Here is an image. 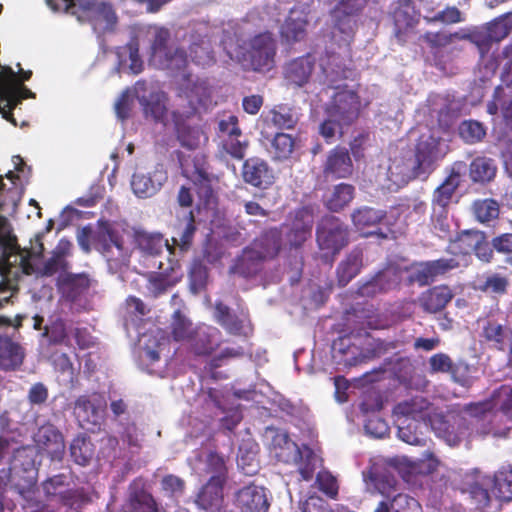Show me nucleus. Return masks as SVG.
I'll return each mask as SVG.
<instances>
[{
	"label": "nucleus",
	"mask_w": 512,
	"mask_h": 512,
	"mask_svg": "<svg viewBox=\"0 0 512 512\" xmlns=\"http://www.w3.org/2000/svg\"><path fill=\"white\" fill-rule=\"evenodd\" d=\"M169 38L168 30L158 26H142L136 34V43L120 47L116 51L118 70L124 73L138 74L142 71L138 50L141 43H149L151 62L160 69L182 71L187 66V58L181 49H167L165 44Z\"/></svg>",
	"instance_id": "1"
},
{
	"label": "nucleus",
	"mask_w": 512,
	"mask_h": 512,
	"mask_svg": "<svg viewBox=\"0 0 512 512\" xmlns=\"http://www.w3.org/2000/svg\"><path fill=\"white\" fill-rule=\"evenodd\" d=\"M320 66L328 83L325 94L331 98L326 105L327 114L335 120L351 123L358 117L360 109L368 105V101L361 99L354 85L338 83L342 76L346 77L338 56H327L321 60Z\"/></svg>",
	"instance_id": "2"
},
{
	"label": "nucleus",
	"mask_w": 512,
	"mask_h": 512,
	"mask_svg": "<svg viewBox=\"0 0 512 512\" xmlns=\"http://www.w3.org/2000/svg\"><path fill=\"white\" fill-rule=\"evenodd\" d=\"M447 145L433 135H422L416 152H406L395 158L389 166V179L396 188L409 181L426 176L433 169V164L447 153Z\"/></svg>",
	"instance_id": "3"
},
{
	"label": "nucleus",
	"mask_w": 512,
	"mask_h": 512,
	"mask_svg": "<svg viewBox=\"0 0 512 512\" xmlns=\"http://www.w3.org/2000/svg\"><path fill=\"white\" fill-rule=\"evenodd\" d=\"M394 415L395 419L403 417L412 422H420L421 420L425 427H427L426 421L428 420L436 435L443 438L449 446H455L460 441L459 435L450 429V418L452 416L445 417L440 413L433 412V408L422 396H415L410 400L399 403L394 408Z\"/></svg>",
	"instance_id": "4"
},
{
	"label": "nucleus",
	"mask_w": 512,
	"mask_h": 512,
	"mask_svg": "<svg viewBox=\"0 0 512 512\" xmlns=\"http://www.w3.org/2000/svg\"><path fill=\"white\" fill-rule=\"evenodd\" d=\"M271 435V445L275 450L276 457L283 462L295 464L303 480L309 481L313 478L314 472L320 464V458L316 452L302 444L300 447L291 441L283 431L268 430Z\"/></svg>",
	"instance_id": "5"
},
{
	"label": "nucleus",
	"mask_w": 512,
	"mask_h": 512,
	"mask_svg": "<svg viewBox=\"0 0 512 512\" xmlns=\"http://www.w3.org/2000/svg\"><path fill=\"white\" fill-rule=\"evenodd\" d=\"M194 218L192 212L185 215V223L182 233L179 237H173V245L164 239L160 234H149L146 232L136 231L134 233L135 243L138 248L145 254L150 256H158L165 252L168 255L170 264L174 261L171 256H177L187 250L194 234Z\"/></svg>",
	"instance_id": "6"
},
{
	"label": "nucleus",
	"mask_w": 512,
	"mask_h": 512,
	"mask_svg": "<svg viewBox=\"0 0 512 512\" xmlns=\"http://www.w3.org/2000/svg\"><path fill=\"white\" fill-rule=\"evenodd\" d=\"M231 58L237 59L253 70H269L274 63L276 43L270 33L255 36L244 51L228 52Z\"/></svg>",
	"instance_id": "7"
},
{
	"label": "nucleus",
	"mask_w": 512,
	"mask_h": 512,
	"mask_svg": "<svg viewBox=\"0 0 512 512\" xmlns=\"http://www.w3.org/2000/svg\"><path fill=\"white\" fill-rule=\"evenodd\" d=\"M280 247V234L277 230L267 232L262 238L256 240L252 247L243 252L237 266V270L245 275L250 276L257 271L258 262L274 257Z\"/></svg>",
	"instance_id": "8"
},
{
	"label": "nucleus",
	"mask_w": 512,
	"mask_h": 512,
	"mask_svg": "<svg viewBox=\"0 0 512 512\" xmlns=\"http://www.w3.org/2000/svg\"><path fill=\"white\" fill-rule=\"evenodd\" d=\"M177 95L187 101L189 114L211 104L212 87L206 79L181 72L178 75Z\"/></svg>",
	"instance_id": "9"
},
{
	"label": "nucleus",
	"mask_w": 512,
	"mask_h": 512,
	"mask_svg": "<svg viewBox=\"0 0 512 512\" xmlns=\"http://www.w3.org/2000/svg\"><path fill=\"white\" fill-rule=\"evenodd\" d=\"M512 33V11L502 14L479 30L470 33V41L477 45L481 54L489 50L492 43L504 40Z\"/></svg>",
	"instance_id": "10"
},
{
	"label": "nucleus",
	"mask_w": 512,
	"mask_h": 512,
	"mask_svg": "<svg viewBox=\"0 0 512 512\" xmlns=\"http://www.w3.org/2000/svg\"><path fill=\"white\" fill-rule=\"evenodd\" d=\"M20 103L18 83L14 71L9 67L0 65V114L4 119L16 125L11 110Z\"/></svg>",
	"instance_id": "11"
},
{
	"label": "nucleus",
	"mask_w": 512,
	"mask_h": 512,
	"mask_svg": "<svg viewBox=\"0 0 512 512\" xmlns=\"http://www.w3.org/2000/svg\"><path fill=\"white\" fill-rule=\"evenodd\" d=\"M317 242L326 255L335 254L346 244L347 232L338 219L326 218L317 230Z\"/></svg>",
	"instance_id": "12"
},
{
	"label": "nucleus",
	"mask_w": 512,
	"mask_h": 512,
	"mask_svg": "<svg viewBox=\"0 0 512 512\" xmlns=\"http://www.w3.org/2000/svg\"><path fill=\"white\" fill-rule=\"evenodd\" d=\"M367 2L368 0H338L332 11V18L335 29L344 35V41H347L354 33L355 16L364 8Z\"/></svg>",
	"instance_id": "13"
},
{
	"label": "nucleus",
	"mask_w": 512,
	"mask_h": 512,
	"mask_svg": "<svg viewBox=\"0 0 512 512\" xmlns=\"http://www.w3.org/2000/svg\"><path fill=\"white\" fill-rule=\"evenodd\" d=\"M225 481L210 477L198 493L195 504L203 512H222L225 508L223 487Z\"/></svg>",
	"instance_id": "14"
},
{
	"label": "nucleus",
	"mask_w": 512,
	"mask_h": 512,
	"mask_svg": "<svg viewBox=\"0 0 512 512\" xmlns=\"http://www.w3.org/2000/svg\"><path fill=\"white\" fill-rule=\"evenodd\" d=\"M167 180V174L162 167H156L151 172H136L131 181L134 194L139 198H149L155 195Z\"/></svg>",
	"instance_id": "15"
},
{
	"label": "nucleus",
	"mask_w": 512,
	"mask_h": 512,
	"mask_svg": "<svg viewBox=\"0 0 512 512\" xmlns=\"http://www.w3.org/2000/svg\"><path fill=\"white\" fill-rule=\"evenodd\" d=\"M38 450L47 454L52 460H60L64 454L65 445L62 435L53 425L41 426L34 436Z\"/></svg>",
	"instance_id": "16"
},
{
	"label": "nucleus",
	"mask_w": 512,
	"mask_h": 512,
	"mask_svg": "<svg viewBox=\"0 0 512 512\" xmlns=\"http://www.w3.org/2000/svg\"><path fill=\"white\" fill-rule=\"evenodd\" d=\"M106 401L100 394L81 396L77 399L74 413L81 424H98L103 417Z\"/></svg>",
	"instance_id": "17"
},
{
	"label": "nucleus",
	"mask_w": 512,
	"mask_h": 512,
	"mask_svg": "<svg viewBox=\"0 0 512 512\" xmlns=\"http://www.w3.org/2000/svg\"><path fill=\"white\" fill-rule=\"evenodd\" d=\"M392 17L395 25V35L404 41V35L412 30L419 22V14L411 0H398L392 8Z\"/></svg>",
	"instance_id": "18"
},
{
	"label": "nucleus",
	"mask_w": 512,
	"mask_h": 512,
	"mask_svg": "<svg viewBox=\"0 0 512 512\" xmlns=\"http://www.w3.org/2000/svg\"><path fill=\"white\" fill-rule=\"evenodd\" d=\"M142 90L144 91V84H138L135 92L145 115L152 117L156 121L163 122L164 125H168L165 93L159 90H153L146 96L141 93Z\"/></svg>",
	"instance_id": "19"
},
{
	"label": "nucleus",
	"mask_w": 512,
	"mask_h": 512,
	"mask_svg": "<svg viewBox=\"0 0 512 512\" xmlns=\"http://www.w3.org/2000/svg\"><path fill=\"white\" fill-rule=\"evenodd\" d=\"M483 236L476 231L464 232L456 241L450 245L453 253H462L464 255L475 251L479 259L488 262L492 257V251L486 243H482Z\"/></svg>",
	"instance_id": "20"
},
{
	"label": "nucleus",
	"mask_w": 512,
	"mask_h": 512,
	"mask_svg": "<svg viewBox=\"0 0 512 512\" xmlns=\"http://www.w3.org/2000/svg\"><path fill=\"white\" fill-rule=\"evenodd\" d=\"M130 237L129 233L118 235L114 230H108L104 235L103 254L110 263V266L118 267L125 264L130 254L124 237Z\"/></svg>",
	"instance_id": "21"
},
{
	"label": "nucleus",
	"mask_w": 512,
	"mask_h": 512,
	"mask_svg": "<svg viewBox=\"0 0 512 512\" xmlns=\"http://www.w3.org/2000/svg\"><path fill=\"white\" fill-rule=\"evenodd\" d=\"M236 505L242 512H267L269 502L264 488L251 485L237 492Z\"/></svg>",
	"instance_id": "22"
},
{
	"label": "nucleus",
	"mask_w": 512,
	"mask_h": 512,
	"mask_svg": "<svg viewBox=\"0 0 512 512\" xmlns=\"http://www.w3.org/2000/svg\"><path fill=\"white\" fill-rule=\"evenodd\" d=\"M366 490L372 494L378 493L385 498L394 497L398 491V481L390 471L364 473Z\"/></svg>",
	"instance_id": "23"
},
{
	"label": "nucleus",
	"mask_w": 512,
	"mask_h": 512,
	"mask_svg": "<svg viewBox=\"0 0 512 512\" xmlns=\"http://www.w3.org/2000/svg\"><path fill=\"white\" fill-rule=\"evenodd\" d=\"M243 178L255 187H267L274 179L267 163L259 158H251L244 163Z\"/></svg>",
	"instance_id": "24"
},
{
	"label": "nucleus",
	"mask_w": 512,
	"mask_h": 512,
	"mask_svg": "<svg viewBox=\"0 0 512 512\" xmlns=\"http://www.w3.org/2000/svg\"><path fill=\"white\" fill-rule=\"evenodd\" d=\"M307 22V14L303 10L292 9L281 26L282 38L288 43L302 40L306 33Z\"/></svg>",
	"instance_id": "25"
},
{
	"label": "nucleus",
	"mask_w": 512,
	"mask_h": 512,
	"mask_svg": "<svg viewBox=\"0 0 512 512\" xmlns=\"http://www.w3.org/2000/svg\"><path fill=\"white\" fill-rule=\"evenodd\" d=\"M166 341L162 331L156 329L148 334H142L139 338V358L141 362L152 364L159 360V349Z\"/></svg>",
	"instance_id": "26"
},
{
	"label": "nucleus",
	"mask_w": 512,
	"mask_h": 512,
	"mask_svg": "<svg viewBox=\"0 0 512 512\" xmlns=\"http://www.w3.org/2000/svg\"><path fill=\"white\" fill-rule=\"evenodd\" d=\"M192 467L199 474H210V477H217L220 481H226L224 459L216 453L205 452L192 464Z\"/></svg>",
	"instance_id": "27"
},
{
	"label": "nucleus",
	"mask_w": 512,
	"mask_h": 512,
	"mask_svg": "<svg viewBox=\"0 0 512 512\" xmlns=\"http://www.w3.org/2000/svg\"><path fill=\"white\" fill-rule=\"evenodd\" d=\"M53 11H65L76 15L78 21H86L92 10L97 6L94 0H46Z\"/></svg>",
	"instance_id": "28"
},
{
	"label": "nucleus",
	"mask_w": 512,
	"mask_h": 512,
	"mask_svg": "<svg viewBox=\"0 0 512 512\" xmlns=\"http://www.w3.org/2000/svg\"><path fill=\"white\" fill-rule=\"evenodd\" d=\"M352 169V161L348 151L344 148H336L330 152L324 171L326 174L345 178L352 173Z\"/></svg>",
	"instance_id": "29"
},
{
	"label": "nucleus",
	"mask_w": 512,
	"mask_h": 512,
	"mask_svg": "<svg viewBox=\"0 0 512 512\" xmlns=\"http://www.w3.org/2000/svg\"><path fill=\"white\" fill-rule=\"evenodd\" d=\"M400 277L394 269H386L379 273L373 280L367 282L359 289V294L363 297H372L376 293L388 290L397 285Z\"/></svg>",
	"instance_id": "30"
},
{
	"label": "nucleus",
	"mask_w": 512,
	"mask_h": 512,
	"mask_svg": "<svg viewBox=\"0 0 512 512\" xmlns=\"http://www.w3.org/2000/svg\"><path fill=\"white\" fill-rule=\"evenodd\" d=\"M24 359L22 348L9 338H0V368L14 370Z\"/></svg>",
	"instance_id": "31"
},
{
	"label": "nucleus",
	"mask_w": 512,
	"mask_h": 512,
	"mask_svg": "<svg viewBox=\"0 0 512 512\" xmlns=\"http://www.w3.org/2000/svg\"><path fill=\"white\" fill-rule=\"evenodd\" d=\"M464 167L463 163H456L454 165L448 178L435 190L433 199L434 203L442 208L449 203L455 189L460 183V175Z\"/></svg>",
	"instance_id": "32"
},
{
	"label": "nucleus",
	"mask_w": 512,
	"mask_h": 512,
	"mask_svg": "<svg viewBox=\"0 0 512 512\" xmlns=\"http://www.w3.org/2000/svg\"><path fill=\"white\" fill-rule=\"evenodd\" d=\"M86 21H89L92 24L95 31L105 32L114 27L117 17L109 5L102 3L97 4V6L92 10L90 16L86 17Z\"/></svg>",
	"instance_id": "33"
},
{
	"label": "nucleus",
	"mask_w": 512,
	"mask_h": 512,
	"mask_svg": "<svg viewBox=\"0 0 512 512\" xmlns=\"http://www.w3.org/2000/svg\"><path fill=\"white\" fill-rule=\"evenodd\" d=\"M220 333L214 327H201L196 333L193 350L198 355H206L214 351L220 343Z\"/></svg>",
	"instance_id": "34"
},
{
	"label": "nucleus",
	"mask_w": 512,
	"mask_h": 512,
	"mask_svg": "<svg viewBox=\"0 0 512 512\" xmlns=\"http://www.w3.org/2000/svg\"><path fill=\"white\" fill-rule=\"evenodd\" d=\"M68 268L69 265L65 270L57 272L59 274V286L67 297L74 299L88 287V279L82 274L68 273Z\"/></svg>",
	"instance_id": "35"
},
{
	"label": "nucleus",
	"mask_w": 512,
	"mask_h": 512,
	"mask_svg": "<svg viewBox=\"0 0 512 512\" xmlns=\"http://www.w3.org/2000/svg\"><path fill=\"white\" fill-rule=\"evenodd\" d=\"M452 297V292L448 287L438 286L424 293L421 297V302L425 310L437 312L444 308Z\"/></svg>",
	"instance_id": "36"
},
{
	"label": "nucleus",
	"mask_w": 512,
	"mask_h": 512,
	"mask_svg": "<svg viewBox=\"0 0 512 512\" xmlns=\"http://www.w3.org/2000/svg\"><path fill=\"white\" fill-rule=\"evenodd\" d=\"M312 65L313 62L310 57L299 58L292 61L286 67L285 75L287 80L296 86H303L311 74Z\"/></svg>",
	"instance_id": "37"
},
{
	"label": "nucleus",
	"mask_w": 512,
	"mask_h": 512,
	"mask_svg": "<svg viewBox=\"0 0 512 512\" xmlns=\"http://www.w3.org/2000/svg\"><path fill=\"white\" fill-rule=\"evenodd\" d=\"M493 488L491 494L503 501L512 500V469L499 470L492 480Z\"/></svg>",
	"instance_id": "38"
},
{
	"label": "nucleus",
	"mask_w": 512,
	"mask_h": 512,
	"mask_svg": "<svg viewBox=\"0 0 512 512\" xmlns=\"http://www.w3.org/2000/svg\"><path fill=\"white\" fill-rule=\"evenodd\" d=\"M362 266V253L355 250L341 262L338 267V280L340 285L345 286L353 277H355Z\"/></svg>",
	"instance_id": "39"
},
{
	"label": "nucleus",
	"mask_w": 512,
	"mask_h": 512,
	"mask_svg": "<svg viewBox=\"0 0 512 512\" xmlns=\"http://www.w3.org/2000/svg\"><path fill=\"white\" fill-rule=\"evenodd\" d=\"M375 512H422V509L414 498L397 493L392 499L390 510L387 504L382 501Z\"/></svg>",
	"instance_id": "40"
},
{
	"label": "nucleus",
	"mask_w": 512,
	"mask_h": 512,
	"mask_svg": "<svg viewBox=\"0 0 512 512\" xmlns=\"http://www.w3.org/2000/svg\"><path fill=\"white\" fill-rule=\"evenodd\" d=\"M496 175V166L493 160L478 157L470 165V177L474 182H488Z\"/></svg>",
	"instance_id": "41"
},
{
	"label": "nucleus",
	"mask_w": 512,
	"mask_h": 512,
	"mask_svg": "<svg viewBox=\"0 0 512 512\" xmlns=\"http://www.w3.org/2000/svg\"><path fill=\"white\" fill-rule=\"evenodd\" d=\"M395 423L398 428V437L410 445H424L425 439L420 436L418 428L420 422L408 421V418H397Z\"/></svg>",
	"instance_id": "42"
},
{
	"label": "nucleus",
	"mask_w": 512,
	"mask_h": 512,
	"mask_svg": "<svg viewBox=\"0 0 512 512\" xmlns=\"http://www.w3.org/2000/svg\"><path fill=\"white\" fill-rule=\"evenodd\" d=\"M215 317L230 333L247 334L249 326L245 324L243 319H238L230 315L229 309L225 305L221 303L216 305Z\"/></svg>",
	"instance_id": "43"
},
{
	"label": "nucleus",
	"mask_w": 512,
	"mask_h": 512,
	"mask_svg": "<svg viewBox=\"0 0 512 512\" xmlns=\"http://www.w3.org/2000/svg\"><path fill=\"white\" fill-rule=\"evenodd\" d=\"M354 196V188L349 184H339L335 186L334 190L327 196V207L332 211H338L345 207Z\"/></svg>",
	"instance_id": "44"
},
{
	"label": "nucleus",
	"mask_w": 512,
	"mask_h": 512,
	"mask_svg": "<svg viewBox=\"0 0 512 512\" xmlns=\"http://www.w3.org/2000/svg\"><path fill=\"white\" fill-rule=\"evenodd\" d=\"M70 454L77 464L84 466L93 457V445L85 437L78 436L73 440L70 446Z\"/></svg>",
	"instance_id": "45"
},
{
	"label": "nucleus",
	"mask_w": 512,
	"mask_h": 512,
	"mask_svg": "<svg viewBox=\"0 0 512 512\" xmlns=\"http://www.w3.org/2000/svg\"><path fill=\"white\" fill-rule=\"evenodd\" d=\"M174 265V263L171 264L173 275L166 276L161 274L155 277H151L149 280H147L146 287L151 295L156 297L174 286L179 281L180 275L176 274Z\"/></svg>",
	"instance_id": "46"
},
{
	"label": "nucleus",
	"mask_w": 512,
	"mask_h": 512,
	"mask_svg": "<svg viewBox=\"0 0 512 512\" xmlns=\"http://www.w3.org/2000/svg\"><path fill=\"white\" fill-rule=\"evenodd\" d=\"M384 217L383 211L373 208H362L352 215L353 223L359 230L377 225Z\"/></svg>",
	"instance_id": "47"
},
{
	"label": "nucleus",
	"mask_w": 512,
	"mask_h": 512,
	"mask_svg": "<svg viewBox=\"0 0 512 512\" xmlns=\"http://www.w3.org/2000/svg\"><path fill=\"white\" fill-rule=\"evenodd\" d=\"M460 265V262L455 259H439L432 262H427L420 265V274L427 280L438 274L444 273Z\"/></svg>",
	"instance_id": "48"
},
{
	"label": "nucleus",
	"mask_w": 512,
	"mask_h": 512,
	"mask_svg": "<svg viewBox=\"0 0 512 512\" xmlns=\"http://www.w3.org/2000/svg\"><path fill=\"white\" fill-rule=\"evenodd\" d=\"M299 215L300 221L297 220L293 225L294 237L292 235L289 236L291 244L295 246L300 245L306 240L313 225L312 216L308 211H302Z\"/></svg>",
	"instance_id": "49"
},
{
	"label": "nucleus",
	"mask_w": 512,
	"mask_h": 512,
	"mask_svg": "<svg viewBox=\"0 0 512 512\" xmlns=\"http://www.w3.org/2000/svg\"><path fill=\"white\" fill-rule=\"evenodd\" d=\"M294 140L285 133H278L272 143L270 152L276 159H287L293 152Z\"/></svg>",
	"instance_id": "50"
},
{
	"label": "nucleus",
	"mask_w": 512,
	"mask_h": 512,
	"mask_svg": "<svg viewBox=\"0 0 512 512\" xmlns=\"http://www.w3.org/2000/svg\"><path fill=\"white\" fill-rule=\"evenodd\" d=\"M428 24L441 23L444 25L456 24L464 21L461 11L455 6H448L444 10L435 13L432 16H424Z\"/></svg>",
	"instance_id": "51"
},
{
	"label": "nucleus",
	"mask_w": 512,
	"mask_h": 512,
	"mask_svg": "<svg viewBox=\"0 0 512 512\" xmlns=\"http://www.w3.org/2000/svg\"><path fill=\"white\" fill-rule=\"evenodd\" d=\"M175 127L178 129V137L181 144L189 149L200 146L206 140L204 133L199 128H179L178 121H175Z\"/></svg>",
	"instance_id": "52"
},
{
	"label": "nucleus",
	"mask_w": 512,
	"mask_h": 512,
	"mask_svg": "<svg viewBox=\"0 0 512 512\" xmlns=\"http://www.w3.org/2000/svg\"><path fill=\"white\" fill-rule=\"evenodd\" d=\"M470 34H467L463 31H458L455 33H449L446 31L437 32V33H427L424 36L426 42L435 47H445L455 40H463L469 39Z\"/></svg>",
	"instance_id": "53"
},
{
	"label": "nucleus",
	"mask_w": 512,
	"mask_h": 512,
	"mask_svg": "<svg viewBox=\"0 0 512 512\" xmlns=\"http://www.w3.org/2000/svg\"><path fill=\"white\" fill-rule=\"evenodd\" d=\"M171 329L177 341L188 339L193 332L192 323L179 310L173 314Z\"/></svg>",
	"instance_id": "54"
},
{
	"label": "nucleus",
	"mask_w": 512,
	"mask_h": 512,
	"mask_svg": "<svg viewBox=\"0 0 512 512\" xmlns=\"http://www.w3.org/2000/svg\"><path fill=\"white\" fill-rule=\"evenodd\" d=\"M148 309L146 305L136 297H129L126 300V326L128 325H138V321L146 315Z\"/></svg>",
	"instance_id": "55"
},
{
	"label": "nucleus",
	"mask_w": 512,
	"mask_h": 512,
	"mask_svg": "<svg viewBox=\"0 0 512 512\" xmlns=\"http://www.w3.org/2000/svg\"><path fill=\"white\" fill-rule=\"evenodd\" d=\"M490 485H493L492 479L485 477L481 483L477 482L470 488L469 494L479 509L487 507L490 502L491 496L487 490Z\"/></svg>",
	"instance_id": "56"
},
{
	"label": "nucleus",
	"mask_w": 512,
	"mask_h": 512,
	"mask_svg": "<svg viewBox=\"0 0 512 512\" xmlns=\"http://www.w3.org/2000/svg\"><path fill=\"white\" fill-rule=\"evenodd\" d=\"M474 212L479 221L488 222L498 217L499 206L496 201L492 199H485L475 202Z\"/></svg>",
	"instance_id": "57"
},
{
	"label": "nucleus",
	"mask_w": 512,
	"mask_h": 512,
	"mask_svg": "<svg viewBox=\"0 0 512 512\" xmlns=\"http://www.w3.org/2000/svg\"><path fill=\"white\" fill-rule=\"evenodd\" d=\"M161 490L167 497L179 498L184 494L185 482L175 475H166L161 480Z\"/></svg>",
	"instance_id": "58"
},
{
	"label": "nucleus",
	"mask_w": 512,
	"mask_h": 512,
	"mask_svg": "<svg viewBox=\"0 0 512 512\" xmlns=\"http://www.w3.org/2000/svg\"><path fill=\"white\" fill-rule=\"evenodd\" d=\"M218 136L222 140L232 137H241V130L238 127L236 116L228 115L218 122Z\"/></svg>",
	"instance_id": "59"
},
{
	"label": "nucleus",
	"mask_w": 512,
	"mask_h": 512,
	"mask_svg": "<svg viewBox=\"0 0 512 512\" xmlns=\"http://www.w3.org/2000/svg\"><path fill=\"white\" fill-rule=\"evenodd\" d=\"M247 146L248 142L242 136L227 138L221 143L222 149L236 159H242L245 156Z\"/></svg>",
	"instance_id": "60"
},
{
	"label": "nucleus",
	"mask_w": 512,
	"mask_h": 512,
	"mask_svg": "<svg viewBox=\"0 0 512 512\" xmlns=\"http://www.w3.org/2000/svg\"><path fill=\"white\" fill-rule=\"evenodd\" d=\"M459 133L461 137L469 143H474L481 140L485 131L482 125L476 121H465L460 125Z\"/></svg>",
	"instance_id": "61"
},
{
	"label": "nucleus",
	"mask_w": 512,
	"mask_h": 512,
	"mask_svg": "<svg viewBox=\"0 0 512 512\" xmlns=\"http://www.w3.org/2000/svg\"><path fill=\"white\" fill-rule=\"evenodd\" d=\"M272 123L280 129H291L296 124L297 118L286 108H279L271 112Z\"/></svg>",
	"instance_id": "62"
},
{
	"label": "nucleus",
	"mask_w": 512,
	"mask_h": 512,
	"mask_svg": "<svg viewBox=\"0 0 512 512\" xmlns=\"http://www.w3.org/2000/svg\"><path fill=\"white\" fill-rule=\"evenodd\" d=\"M319 488L329 497L334 498L338 493V484L333 475L328 471H320L317 474Z\"/></svg>",
	"instance_id": "63"
},
{
	"label": "nucleus",
	"mask_w": 512,
	"mask_h": 512,
	"mask_svg": "<svg viewBox=\"0 0 512 512\" xmlns=\"http://www.w3.org/2000/svg\"><path fill=\"white\" fill-rule=\"evenodd\" d=\"M190 57L197 64L206 66L213 62V55L207 43L197 44L190 49Z\"/></svg>",
	"instance_id": "64"
}]
</instances>
